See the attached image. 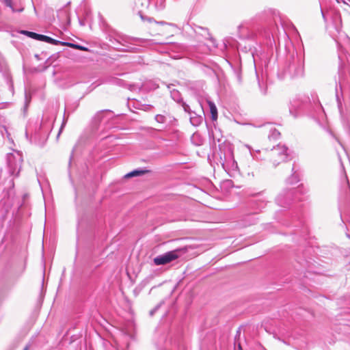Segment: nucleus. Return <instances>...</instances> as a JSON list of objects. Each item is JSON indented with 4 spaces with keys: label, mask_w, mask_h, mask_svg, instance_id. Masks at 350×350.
<instances>
[{
    "label": "nucleus",
    "mask_w": 350,
    "mask_h": 350,
    "mask_svg": "<svg viewBox=\"0 0 350 350\" xmlns=\"http://www.w3.org/2000/svg\"><path fill=\"white\" fill-rule=\"evenodd\" d=\"M288 148L284 145L278 144L271 150L263 149L262 150L264 157H261V151L256 150L255 153H252L254 158L258 160H267L273 167H276L282 162H284L288 157Z\"/></svg>",
    "instance_id": "1"
},
{
    "label": "nucleus",
    "mask_w": 350,
    "mask_h": 350,
    "mask_svg": "<svg viewBox=\"0 0 350 350\" xmlns=\"http://www.w3.org/2000/svg\"><path fill=\"white\" fill-rule=\"evenodd\" d=\"M8 164L12 175L17 176L21 169L23 157L19 152H14L8 154Z\"/></svg>",
    "instance_id": "2"
},
{
    "label": "nucleus",
    "mask_w": 350,
    "mask_h": 350,
    "mask_svg": "<svg viewBox=\"0 0 350 350\" xmlns=\"http://www.w3.org/2000/svg\"><path fill=\"white\" fill-rule=\"evenodd\" d=\"M301 193V192L300 191V189L297 188L288 191L286 193H280L277 198V202L280 206L286 207L291 204L292 201L297 200H301V199L298 197V194H300Z\"/></svg>",
    "instance_id": "3"
},
{
    "label": "nucleus",
    "mask_w": 350,
    "mask_h": 350,
    "mask_svg": "<svg viewBox=\"0 0 350 350\" xmlns=\"http://www.w3.org/2000/svg\"><path fill=\"white\" fill-rule=\"evenodd\" d=\"M182 250V249H177L157 256L153 259L154 263L155 265H163L170 263L180 257Z\"/></svg>",
    "instance_id": "4"
},
{
    "label": "nucleus",
    "mask_w": 350,
    "mask_h": 350,
    "mask_svg": "<svg viewBox=\"0 0 350 350\" xmlns=\"http://www.w3.org/2000/svg\"><path fill=\"white\" fill-rule=\"evenodd\" d=\"M21 33L23 34L27 35V36H29L31 38H33V39H36V40H38L40 41H44V42H48L50 44H57L59 42L58 40H56L51 37H49V36H46L44 35L38 34L34 32L28 31H22Z\"/></svg>",
    "instance_id": "5"
},
{
    "label": "nucleus",
    "mask_w": 350,
    "mask_h": 350,
    "mask_svg": "<svg viewBox=\"0 0 350 350\" xmlns=\"http://www.w3.org/2000/svg\"><path fill=\"white\" fill-rule=\"evenodd\" d=\"M208 105L211 114V119L213 121H216L217 120V109L216 105L213 102L210 100L208 101Z\"/></svg>",
    "instance_id": "6"
},
{
    "label": "nucleus",
    "mask_w": 350,
    "mask_h": 350,
    "mask_svg": "<svg viewBox=\"0 0 350 350\" xmlns=\"http://www.w3.org/2000/svg\"><path fill=\"white\" fill-rule=\"evenodd\" d=\"M145 172H146V171H144V170H133V171L128 173L127 174H126L125 177L131 178V177H134V176H140V175L144 174Z\"/></svg>",
    "instance_id": "7"
},
{
    "label": "nucleus",
    "mask_w": 350,
    "mask_h": 350,
    "mask_svg": "<svg viewBox=\"0 0 350 350\" xmlns=\"http://www.w3.org/2000/svg\"><path fill=\"white\" fill-rule=\"evenodd\" d=\"M299 179L297 174H295V173H293L289 178L287 180V183L290 185H293L294 183H296L299 182Z\"/></svg>",
    "instance_id": "8"
},
{
    "label": "nucleus",
    "mask_w": 350,
    "mask_h": 350,
    "mask_svg": "<svg viewBox=\"0 0 350 350\" xmlns=\"http://www.w3.org/2000/svg\"><path fill=\"white\" fill-rule=\"evenodd\" d=\"M280 135V133L279 131H278L276 129H272L270 131V134L269 135V138L270 139H278Z\"/></svg>",
    "instance_id": "9"
},
{
    "label": "nucleus",
    "mask_w": 350,
    "mask_h": 350,
    "mask_svg": "<svg viewBox=\"0 0 350 350\" xmlns=\"http://www.w3.org/2000/svg\"><path fill=\"white\" fill-rule=\"evenodd\" d=\"M171 95L172 98L176 102L180 101V95L178 91L174 90L173 91L171 92Z\"/></svg>",
    "instance_id": "10"
},
{
    "label": "nucleus",
    "mask_w": 350,
    "mask_h": 350,
    "mask_svg": "<svg viewBox=\"0 0 350 350\" xmlns=\"http://www.w3.org/2000/svg\"><path fill=\"white\" fill-rule=\"evenodd\" d=\"M66 44L69 45L70 46L74 48V49H79L81 51H88V49L85 46H81V45H78V44H71V43H66Z\"/></svg>",
    "instance_id": "11"
},
{
    "label": "nucleus",
    "mask_w": 350,
    "mask_h": 350,
    "mask_svg": "<svg viewBox=\"0 0 350 350\" xmlns=\"http://www.w3.org/2000/svg\"><path fill=\"white\" fill-rule=\"evenodd\" d=\"M155 120L159 123H164L166 120V118L163 115L158 114L155 116Z\"/></svg>",
    "instance_id": "12"
},
{
    "label": "nucleus",
    "mask_w": 350,
    "mask_h": 350,
    "mask_svg": "<svg viewBox=\"0 0 350 350\" xmlns=\"http://www.w3.org/2000/svg\"><path fill=\"white\" fill-rule=\"evenodd\" d=\"M190 120L193 125L197 126L200 124V118H191Z\"/></svg>",
    "instance_id": "13"
},
{
    "label": "nucleus",
    "mask_w": 350,
    "mask_h": 350,
    "mask_svg": "<svg viewBox=\"0 0 350 350\" xmlns=\"http://www.w3.org/2000/svg\"><path fill=\"white\" fill-rule=\"evenodd\" d=\"M4 3L8 7L10 8L13 12H15V10L12 6V0H4Z\"/></svg>",
    "instance_id": "14"
},
{
    "label": "nucleus",
    "mask_w": 350,
    "mask_h": 350,
    "mask_svg": "<svg viewBox=\"0 0 350 350\" xmlns=\"http://www.w3.org/2000/svg\"><path fill=\"white\" fill-rule=\"evenodd\" d=\"M159 306L156 307L154 310H151L150 312V315H153V314L155 312V311L158 309Z\"/></svg>",
    "instance_id": "15"
},
{
    "label": "nucleus",
    "mask_w": 350,
    "mask_h": 350,
    "mask_svg": "<svg viewBox=\"0 0 350 350\" xmlns=\"http://www.w3.org/2000/svg\"><path fill=\"white\" fill-rule=\"evenodd\" d=\"M187 108H189V106H188V105H184V109H185V111H187Z\"/></svg>",
    "instance_id": "16"
},
{
    "label": "nucleus",
    "mask_w": 350,
    "mask_h": 350,
    "mask_svg": "<svg viewBox=\"0 0 350 350\" xmlns=\"http://www.w3.org/2000/svg\"><path fill=\"white\" fill-rule=\"evenodd\" d=\"M23 350H29V345L25 346Z\"/></svg>",
    "instance_id": "17"
},
{
    "label": "nucleus",
    "mask_w": 350,
    "mask_h": 350,
    "mask_svg": "<svg viewBox=\"0 0 350 350\" xmlns=\"http://www.w3.org/2000/svg\"><path fill=\"white\" fill-rule=\"evenodd\" d=\"M238 350H242V348L241 347V345H239V347H238Z\"/></svg>",
    "instance_id": "18"
}]
</instances>
